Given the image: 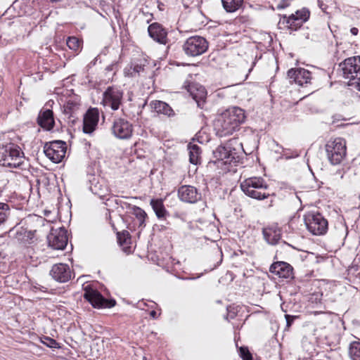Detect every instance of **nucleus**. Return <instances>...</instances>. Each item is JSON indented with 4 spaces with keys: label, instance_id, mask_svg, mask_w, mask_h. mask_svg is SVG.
<instances>
[{
    "label": "nucleus",
    "instance_id": "nucleus-34",
    "mask_svg": "<svg viewBox=\"0 0 360 360\" xmlns=\"http://www.w3.org/2000/svg\"><path fill=\"white\" fill-rule=\"evenodd\" d=\"M129 233L127 232H123L122 233H117V240L121 245H128L130 242V238H129Z\"/></svg>",
    "mask_w": 360,
    "mask_h": 360
},
{
    "label": "nucleus",
    "instance_id": "nucleus-23",
    "mask_svg": "<svg viewBox=\"0 0 360 360\" xmlns=\"http://www.w3.org/2000/svg\"><path fill=\"white\" fill-rule=\"evenodd\" d=\"M151 106L158 113H161L169 117L174 115L172 108L167 103L163 101H154L151 103Z\"/></svg>",
    "mask_w": 360,
    "mask_h": 360
},
{
    "label": "nucleus",
    "instance_id": "nucleus-16",
    "mask_svg": "<svg viewBox=\"0 0 360 360\" xmlns=\"http://www.w3.org/2000/svg\"><path fill=\"white\" fill-rule=\"evenodd\" d=\"M99 117L98 109L91 108L84 115L83 122V131L86 134L93 132L97 126Z\"/></svg>",
    "mask_w": 360,
    "mask_h": 360
},
{
    "label": "nucleus",
    "instance_id": "nucleus-4",
    "mask_svg": "<svg viewBox=\"0 0 360 360\" xmlns=\"http://www.w3.org/2000/svg\"><path fill=\"white\" fill-rule=\"evenodd\" d=\"M343 77L349 80L350 85H354L359 91L360 85V56L345 59L341 64Z\"/></svg>",
    "mask_w": 360,
    "mask_h": 360
},
{
    "label": "nucleus",
    "instance_id": "nucleus-31",
    "mask_svg": "<svg viewBox=\"0 0 360 360\" xmlns=\"http://www.w3.org/2000/svg\"><path fill=\"white\" fill-rule=\"evenodd\" d=\"M9 206L6 203L0 202V226L4 224L9 217Z\"/></svg>",
    "mask_w": 360,
    "mask_h": 360
},
{
    "label": "nucleus",
    "instance_id": "nucleus-41",
    "mask_svg": "<svg viewBox=\"0 0 360 360\" xmlns=\"http://www.w3.org/2000/svg\"><path fill=\"white\" fill-rule=\"evenodd\" d=\"M139 69H141V67H139V68H137L136 72H139Z\"/></svg>",
    "mask_w": 360,
    "mask_h": 360
},
{
    "label": "nucleus",
    "instance_id": "nucleus-36",
    "mask_svg": "<svg viewBox=\"0 0 360 360\" xmlns=\"http://www.w3.org/2000/svg\"><path fill=\"white\" fill-rule=\"evenodd\" d=\"M285 319H286V322H287V326H290L293 321V317L291 316L290 315L286 314Z\"/></svg>",
    "mask_w": 360,
    "mask_h": 360
},
{
    "label": "nucleus",
    "instance_id": "nucleus-26",
    "mask_svg": "<svg viewBox=\"0 0 360 360\" xmlns=\"http://www.w3.org/2000/svg\"><path fill=\"white\" fill-rule=\"evenodd\" d=\"M17 239L22 243L32 244L34 242V233L31 231L22 229L17 233Z\"/></svg>",
    "mask_w": 360,
    "mask_h": 360
},
{
    "label": "nucleus",
    "instance_id": "nucleus-6",
    "mask_svg": "<svg viewBox=\"0 0 360 360\" xmlns=\"http://www.w3.org/2000/svg\"><path fill=\"white\" fill-rule=\"evenodd\" d=\"M185 54L195 57L204 53L208 49V42L200 36H193L188 38L182 46Z\"/></svg>",
    "mask_w": 360,
    "mask_h": 360
},
{
    "label": "nucleus",
    "instance_id": "nucleus-22",
    "mask_svg": "<svg viewBox=\"0 0 360 360\" xmlns=\"http://www.w3.org/2000/svg\"><path fill=\"white\" fill-rule=\"evenodd\" d=\"M37 123L44 129L51 130L55 124L53 111L49 109L41 110L37 117Z\"/></svg>",
    "mask_w": 360,
    "mask_h": 360
},
{
    "label": "nucleus",
    "instance_id": "nucleus-17",
    "mask_svg": "<svg viewBox=\"0 0 360 360\" xmlns=\"http://www.w3.org/2000/svg\"><path fill=\"white\" fill-rule=\"evenodd\" d=\"M271 273L283 278H293V269L288 263L284 262H277L272 264L269 268Z\"/></svg>",
    "mask_w": 360,
    "mask_h": 360
},
{
    "label": "nucleus",
    "instance_id": "nucleus-43",
    "mask_svg": "<svg viewBox=\"0 0 360 360\" xmlns=\"http://www.w3.org/2000/svg\"><path fill=\"white\" fill-rule=\"evenodd\" d=\"M359 91H360V84H359Z\"/></svg>",
    "mask_w": 360,
    "mask_h": 360
},
{
    "label": "nucleus",
    "instance_id": "nucleus-29",
    "mask_svg": "<svg viewBox=\"0 0 360 360\" xmlns=\"http://www.w3.org/2000/svg\"><path fill=\"white\" fill-rule=\"evenodd\" d=\"M349 354L352 360H360V342H353L350 344Z\"/></svg>",
    "mask_w": 360,
    "mask_h": 360
},
{
    "label": "nucleus",
    "instance_id": "nucleus-30",
    "mask_svg": "<svg viewBox=\"0 0 360 360\" xmlns=\"http://www.w3.org/2000/svg\"><path fill=\"white\" fill-rule=\"evenodd\" d=\"M82 41L75 37H69L66 44L68 48L74 51H79L82 49Z\"/></svg>",
    "mask_w": 360,
    "mask_h": 360
},
{
    "label": "nucleus",
    "instance_id": "nucleus-8",
    "mask_svg": "<svg viewBox=\"0 0 360 360\" xmlns=\"http://www.w3.org/2000/svg\"><path fill=\"white\" fill-rule=\"evenodd\" d=\"M304 221L309 231L314 235H323L328 230L327 220L319 213L307 214L305 217Z\"/></svg>",
    "mask_w": 360,
    "mask_h": 360
},
{
    "label": "nucleus",
    "instance_id": "nucleus-5",
    "mask_svg": "<svg viewBox=\"0 0 360 360\" xmlns=\"http://www.w3.org/2000/svg\"><path fill=\"white\" fill-rule=\"evenodd\" d=\"M326 150L328 158L331 164L338 165L346 155L345 141L340 138L328 141L326 145Z\"/></svg>",
    "mask_w": 360,
    "mask_h": 360
},
{
    "label": "nucleus",
    "instance_id": "nucleus-3",
    "mask_svg": "<svg viewBox=\"0 0 360 360\" xmlns=\"http://www.w3.org/2000/svg\"><path fill=\"white\" fill-rule=\"evenodd\" d=\"M23 162V153L19 147L12 143L0 146L1 165L16 168L19 167Z\"/></svg>",
    "mask_w": 360,
    "mask_h": 360
},
{
    "label": "nucleus",
    "instance_id": "nucleus-13",
    "mask_svg": "<svg viewBox=\"0 0 360 360\" xmlns=\"http://www.w3.org/2000/svg\"><path fill=\"white\" fill-rule=\"evenodd\" d=\"M215 162H222L224 165L231 164L236 159V150L231 149V143H227L225 146H218L213 152Z\"/></svg>",
    "mask_w": 360,
    "mask_h": 360
},
{
    "label": "nucleus",
    "instance_id": "nucleus-10",
    "mask_svg": "<svg viewBox=\"0 0 360 360\" xmlns=\"http://www.w3.org/2000/svg\"><path fill=\"white\" fill-rule=\"evenodd\" d=\"M84 297L94 307L97 308H110L115 305L114 300L105 299L101 294L87 285L84 288Z\"/></svg>",
    "mask_w": 360,
    "mask_h": 360
},
{
    "label": "nucleus",
    "instance_id": "nucleus-7",
    "mask_svg": "<svg viewBox=\"0 0 360 360\" xmlns=\"http://www.w3.org/2000/svg\"><path fill=\"white\" fill-rule=\"evenodd\" d=\"M66 143L63 141H53L46 143L44 147L46 156L53 162H60L65 156Z\"/></svg>",
    "mask_w": 360,
    "mask_h": 360
},
{
    "label": "nucleus",
    "instance_id": "nucleus-25",
    "mask_svg": "<svg viewBox=\"0 0 360 360\" xmlns=\"http://www.w3.org/2000/svg\"><path fill=\"white\" fill-rule=\"evenodd\" d=\"M264 236L266 240L271 245L276 244L281 238V231L277 229H265Z\"/></svg>",
    "mask_w": 360,
    "mask_h": 360
},
{
    "label": "nucleus",
    "instance_id": "nucleus-33",
    "mask_svg": "<svg viewBox=\"0 0 360 360\" xmlns=\"http://www.w3.org/2000/svg\"><path fill=\"white\" fill-rule=\"evenodd\" d=\"M41 342L50 348H59V344L53 339L49 337H44L41 338Z\"/></svg>",
    "mask_w": 360,
    "mask_h": 360
},
{
    "label": "nucleus",
    "instance_id": "nucleus-24",
    "mask_svg": "<svg viewBox=\"0 0 360 360\" xmlns=\"http://www.w3.org/2000/svg\"><path fill=\"white\" fill-rule=\"evenodd\" d=\"M150 205L152 206L158 218H165L167 214V211L164 206L162 199H152L150 200Z\"/></svg>",
    "mask_w": 360,
    "mask_h": 360
},
{
    "label": "nucleus",
    "instance_id": "nucleus-40",
    "mask_svg": "<svg viewBox=\"0 0 360 360\" xmlns=\"http://www.w3.org/2000/svg\"><path fill=\"white\" fill-rule=\"evenodd\" d=\"M139 69H141V67H139V68H137L136 72H139Z\"/></svg>",
    "mask_w": 360,
    "mask_h": 360
},
{
    "label": "nucleus",
    "instance_id": "nucleus-12",
    "mask_svg": "<svg viewBox=\"0 0 360 360\" xmlns=\"http://www.w3.org/2000/svg\"><path fill=\"white\" fill-rule=\"evenodd\" d=\"M47 239L52 248L63 250L68 244L67 231L64 228L52 229Z\"/></svg>",
    "mask_w": 360,
    "mask_h": 360
},
{
    "label": "nucleus",
    "instance_id": "nucleus-20",
    "mask_svg": "<svg viewBox=\"0 0 360 360\" xmlns=\"http://www.w3.org/2000/svg\"><path fill=\"white\" fill-rule=\"evenodd\" d=\"M185 88L187 89L192 98L196 101L198 105L202 108L207 96L205 89L202 86L195 83H192L185 86Z\"/></svg>",
    "mask_w": 360,
    "mask_h": 360
},
{
    "label": "nucleus",
    "instance_id": "nucleus-14",
    "mask_svg": "<svg viewBox=\"0 0 360 360\" xmlns=\"http://www.w3.org/2000/svg\"><path fill=\"white\" fill-rule=\"evenodd\" d=\"M52 278L60 283H65L72 278V271L68 264L59 263L54 264L50 271Z\"/></svg>",
    "mask_w": 360,
    "mask_h": 360
},
{
    "label": "nucleus",
    "instance_id": "nucleus-28",
    "mask_svg": "<svg viewBox=\"0 0 360 360\" xmlns=\"http://www.w3.org/2000/svg\"><path fill=\"white\" fill-rule=\"evenodd\" d=\"M223 7L227 12H235L243 4V0H221Z\"/></svg>",
    "mask_w": 360,
    "mask_h": 360
},
{
    "label": "nucleus",
    "instance_id": "nucleus-38",
    "mask_svg": "<svg viewBox=\"0 0 360 360\" xmlns=\"http://www.w3.org/2000/svg\"><path fill=\"white\" fill-rule=\"evenodd\" d=\"M156 311H151L150 312V315L153 317V318H156Z\"/></svg>",
    "mask_w": 360,
    "mask_h": 360
},
{
    "label": "nucleus",
    "instance_id": "nucleus-2",
    "mask_svg": "<svg viewBox=\"0 0 360 360\" xmlns=\"http://www.w3.org/2000/svg\"><path fill=\"white\" fill-rule=\"evenodd\" d=\"M240 188L245 195L256 200H263L269 196V186L262 177L248 178L241 182Z\"/></svg>",
    "mask_w": 360,
    "mask_h": 360
},
{
    "label": "nucleus",
    "instance_id": "nucleus-32",
    "mask_svg": "<svg viewBox=\"0 0 360 360\" xmlns=\"http://www.w3.org/2000/svg\"><path fill=\"white\" fill-rule=\"evenodd\" d=\"M134 214L136 217V218L139 220L140 224H143L145 219L146 217V213L143 210L139 207H134Z\"/></svg>",
    "mask_w": 360,
    "mask_h": 360
},
{
    "label": "nucleus",
    "instance_id": "nucleus-27",
    "mask_svg": "<svg viewBox=\"0 0 360 360\" xmlns=\"http://www.w3.org/2000/svg\"><path fill=\"white\" fill-rule=\"evenodd\" d=\"M189 150V160L193 165H197L200 160V149L197 144H189L188 146Z\"/></svg>",
    "mask_w": 360,
    "mask_h": 360
},
{
    "label": "nucleus",
    "instance_id": "nucleus-11",
    "mask_svg": "<svg viewBox=\"0 0 360 360\" xmlns=\"http://www.w3.org/2000/svg\"><path fill=\"white\" fill-rule=\"evenodd\" d=\"M112 134L117 139H128L133 133V126L127 120L119 117L115 119L111 127Z\"/></svg>",
    "mask_w": 360,
    "mask_h": 360
},
{
    "label": "nucleus",
    "instance_id": "nucleus-19",
    "mask_svg": "<svg viewBox=\"0 0 360 360\" xmlns=\"http://www.w3.org/2000/svg\"><path fill=\"white\" fill-rule=\"evenodd\" d=\"M179 198L186 202L194 203L200 199V194L191 186H182L178 191Z\"/></svg>",
    "mask_w": 360,
    "mask_h": 360
},
{
    "label": "nucleus",
    "instance_id": "nucleus-42",
    "mask_svg": "<svg viewBox=\"0 0 360 360\" xmlns=\"http://www.w3.org/2000/svg\"><path fill=\"white\" fill-rule=\"evenodd\" d=\"M139 69H141V67H139V68H137L136 72H139Z\"/></svg>",
    "mask_w": 360,
    "mask_h": 360
},
{
    "label": "nucleus",
    "instance_id": "nucleus-1",
    "mask_svg": "<svg viewBox=\"0 0 360 360\" xmlns=\"http://www.w3.org/2000/svg\"><path fill=\"white\" fill-rule=\"evenodd\" d=\"M245 112L238 107H232L224 111L214 122L215 129L221 136L232 134L244 122Z\"/></svg>",
    "mask_w": 360,
    "mask_h": 360
},
{
    "label": "nucleus",
    "instance_id": "nucleus-15",
    "mask_svg": "<svg viewBox=\"0 0 360 360\" xmlns=\"http://www.w3.org/2000/svg\"><path fill=\"white\" fill-rule=\"evenodd\" d=\"M309 17V12L305 8H302L288 16L286 20L287 27L291 30H297L303 22H306Z\"/></svg>",
    "mask_w": 360,
    "mask_h": 360
},
{
    "label": "nucleus",
    "instance_id": "nucleus-37",
    "mask_svg": "<svg viewBox=\"0 0 360 360\" xmlns=\"http://www.w3.org/2000/svg\"><path fill=\"white\" fill-rule=\"evenodd\" d=\"M350 32L352 35L356 36L359 33V30L356 27H352L350 29Z\"/></svg>",
    "mask_w": 360,
    "mask_h": 360
},
{
    "label": "nucleus",
    "instance_id": "nucleus-18",
    "mask_svg": "<svg viewBox=\"0 0 360 360\" xmlns=\"http://www.w3.org/2000/svg\"><path fill=\"white\" fill-rule=\"evenodd\" d=\"M288 77L299 86L309 83L311 79V72L304 68L289 70Z\"/></svg>",
    "mask_w": 360,
    "mask_h": 360
},
{
    "label": "nucleus",
    "instance_id": "nucleus-39",
    "mask_svg": "<svg viewBox=\"0 0 360 360\" xmlns=\"http://www.w3.org/2000/svg\"><path fill=\"white\" fill-rule=\"evenodd\" d=\"M30 252V250L29 248H27V253H29Z\"/></svg>",
    "mask_w": 360,
    "mask_h": 360
},
{
    "label": "nucleus",
    "instance_id": "nucleus-35",
    "mask_svg": "<svg viewBox=\"0 0 360 360\" xmlns=\"http://www.w3.org/2000/svg\"><path fill=\"white\" fill-rule=\"evenodd\" d=\"M239 354L243 360H252V355L247 347H240Z\"/></svg>",
    "mask_w": 360,
    "mask_h": 360
},
{
    "label": "nucleus",
    "instance_id": "nucleus-9",
    "mask_svg": "<svg viewBox=\"0 0 360 360\" xmlns=\"http://www.w3.org/2000/svg\"><path fill=\"white\" fill-rule=\"evenodd\" d=\"M122 91L116 87L109 86L103 94L101 104L105 108L117 110L122 104Z\"/></svg>",
    "mask_w": 360,
    "mask_h": 360
},
{
    "label": "nucleus",
    "instance_id": "nucleus-21",
    "mask_svg": "<svg viewBox=\"0 0 360 360\" xmlns=\"http://www.w3.org/2000/svg\"><path fill=\"white\" fill-rule=\"evenodd\" d=\"M148 32L150 37L157 42L166 44L168 42L167 32L161 25L155 22L149 25Z\"/></svg>",
    "mask_w": 360,
    "mask_h": 360
}]
</instances>
